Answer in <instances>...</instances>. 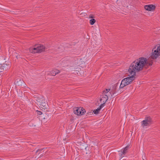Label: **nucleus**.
Returning <instances> with one entry per match:
<instances>
[{"label":"nucleus","mask_w":160,"mask_h":160,"mask_svg":"<svg viewBox=\"0 0 160 160\" xmlns=\"http://www.w3.org/2000/svg\"><path fill=\"white\" fill-rule=\"evenodd\" d=\"M2 67L4 68V69L6 70L10 67V65L9 64L4 63L1 64Z\"/></svg>","instance_id":"10"},{"label":"nucleus","mask_w":160,"mask_h":160,"mask_svg":"<svg viewBox=\"0 0 160 160\" xmlns=\"http://www.w3.org/2000/svg\"><path fill=\"white\" fill-rule=\"evenodd\" d=\"M41 104H40V105L44 107H45V108H46V106L47 105V103L46 102H45V101H44V102H41Z\"/></svg>","instance_id":"17"},{"label":"nucleus","mask_w":160,"mask_h":160,"mask_svg":"<svg viewBox=\"0 0 160 160\" xmlns=\"http://www.w3.org/2000/svg\"><path fill=\"white\" fill-rule=\"evenodd\" d=\"M160 55V45L158 44L152 50L151 58L147 59L144 57H141L136 59L131 63L128 72L131 75L133 74L136 75V72L146 69L149 66H151L152 64V59H156Z\"/></svg>","instance_id":"1"},{"label":"nucleus","mask_w":160,"mask_h":160,"mask_svg":"<svg viewBox=\"0 0 160 160\" xmlns=\"http://www.w3.org/2000/svg\"><path fill=\"white\" fill-rule=\"evenodd\" d=\"M37 101L38 102V104L39 105L41 104V102H43L44 101L43 100V98L42 97L40 98H38V99L37 100Z\"/></svg>","instance_id":"13"},{"label":"nucleus","mask_w":160,"mask_h":160,"mask_svg":"<svg viewBox=\"0 0 160 160\" xmlns=\"http://www.w3.org/2000/svg\"><path fill=\"white\" fill-rule=\"evenodd\" d=\"M81 109V115L84 114L86 112V111L83 108H82Z\"/></svg>","instance_id":"18"},{"label":"nucleus","mask_w":160,"mask_h":160,"mask_svg":"<svg viewBox=\"0 0 160 160\" xmlns=\"http://www.w3.org/2000/svg\"><path fill=\"white\" fill-rule=\"evenodd\" d=\"M124 154H122V153H121L120 155V157L122 158L123 156V155H124Z\"/></svg>","instance_id":"26"},{"label":"nucleus","mask_w":160,"mask_h":160,"mask_svg":"<svg viewBox=\"0 0 160 160\" xmlns=\"http://www.w3.org/2000/svg\"><path fill=\"white\" fill-rule=\"evenodd\" d=\"M129 146H126L124 149L123 151L122 152V154H125L127 152V151L128 150Z\"/></svg>","instance_id":"14"},{"label":"nucleus","mask_w":160,"mask_h":160,"mask_svg":"<svg viewBox=\"0 0 160 160\" xmlns=\"http://www.w3.org/2000/svg\"><path fill=\"white\" fill-rule=\"evenodd\" d=\"M37 46L38 48V50L39 52H41L45 50V48L44 46L40 44L38 45Z\"/></svg>","instance_id":"7"},{"label":"nucleus","mask_w":160,"mask_h":160,"mask_svg":"<svg viewBox=\"0 0 160 160\" xmlns=\"http://www.w3.org/2000/svg\"><path fill=\"white\" fill-rule=\"evenodd\" d=\"M93 112H92V111H90V112H88L87 113V116H88V115L89 116V115H91L92 114H93Z\"/></svg>","instance_id":"21"},{"label":"nucleus","mask_w":160,"mask_h":160,"mask_svg":"<svg viewBox=\"0 0 160 160\" xmlns=\"http://www.w3.org/2000/svg\"><path fill=\"white\" fill-rule=\"evenodd\" d=\"M81 109L79 108L76 107L74 108V113L78 115H81Z\"/></svg>","instance_id":"6"},{"label":"nucleus","mask_w":160,"mask_h":160,"mask_svg":"<svg viewBox=\"0 0 160 160\" xmlns=\"http://www.w3.org/2000/svg\"><path fill=\"white\" fill-rule=\"evenodd\" d=\"M102 102L103 103L101 104L100 105V106L99 107H98L99 108L101 109L104 106V104L105 103H104V102Z\"/></svg>","instance_id":"19"},{"label":"nucleus","mask_w":160,"mask_h":160,"mask_svg":"<svg viewBox=\"0 0 160 160\" xmlns=\"http://www.w3.org/2000/svg\"><path fill=\"white\" fill-rule=\"evenodd\" d=\"M44 149L43 148V149H38L37 151H36V152H39V151H42L43 149Z\"/></svg>","instance_id":"23"},{"label":"nucleus","mask_w":160,"mask_h":160,"mask_svg":"<svg viewBox=\"0 0 160 160\" xmlns=\"http://www.w3.org/2000/svg\"><path fill=\"white\" fill-rule=\"evenodd\" d=\"M93 16L92 15H91L89 16V18H93Z\"/></svg>","instance_id":"25"},{"label":"nucleus","mask_w":160,"mask_h":160,"mask_svg":"<svg viewBox=\"0 0 160 160\" xmlns=\"http://www.w3.org/2000/svg\"><path fill=\"white\" fill-rule=\"evenodd\" d=\"M132 76L123 79L121 82L120 86V88H121L124 87L125 86L131 84L132 81L134 80L136 75L132 74Z\"/></svg>","instance_id":"2"},{"label":"nucleus","mask_w":160,"mask_h":160,"mask_svg":"<svg viewBox=\"0 0 160 160\" xmlns=\"http://www.w3.org/2000/svg\"><path fill=\"white\" fill-rule=\"evenodd\" d=\"M145 120H146L147 122L151 124L152 122V118L150 117H146Z\"/></svg>","instance_id":"12"},{"label":"nucleus","mask_w":160,"mask_h":160,"mask_svg":"<svg viewBox=\"0 0 160 160\" xmlns=\"http://www.w3.org/2000/svg\"><path fill=\"white\" fill-rule=\"evenodd\" d=\"M4 70V68H2L1 64H0V72H3Z\"/></svg>","instance_id":"20"},{"label":"nucleus","mask_w":160,"mask_h":160,"mask_svg":"<svg viewBox=\"0 0 160 160\" xmlns=\"http://www.w3.org/2000/svg\"><path fill=\"white\" fill-rule=\"evenodd\" d=\"M106 92H108L109 91H110V89H106Z\"/></svg>","instance_id":"24"},{"label":"nucleus","mask_w":160,"mask_h":160,"mask_svg":"<svg viewBox=\"0 0 160 160\" xmlns=\"http://www.w3.org/2000/svg\"><path fill=\"white\" fill-rule=\"evenodd\" d=\"M100 110H101V109H100L99 108V107H98L97 109L94 110H93V112L95 114H98V113L99 112V111H100Z\"/></svg>","instance_id":"15"},{"label":"nucleus","mask_w":160,"mask_h":160,"mask_svg":"<svg viewBox=\"0 0 160 160\" xmlns=\"http://www.w3.org/2000/svg\"><path fill=\"white\" fill-rule=\"evenodd\" d=\"M143 156H142V158L143 160H145V159H146V158H145V156L144 155V157L143 158Z\"/></svg>","instance_id":"27"},{"label":"nucleus","mask_w":160,"mask_h":160,"mask_svg":"<svg viewBox=\"0 0 160 160\" xmlns=\"http://www.w3.org/2000/svg\"><path fill=\"white\" fill-rule=\"evenodd\" d=\"M60 71L57 69L52 70L50 72V74L51 75L55 76L56 74L59 73L60 72Z\"/></svg>","instance_id":"9"},{"label":"nucleus","mask_w":160,"mask_h":160,"mask_svg":"<svg viewBox=\"0 0 160 160\" xmlns=\"http://www.w3.org/2000/svg\"><path fill=\"white\" fill-rule=\"evenodd\" d=\"M117 84H115L112 86V88L110 89V91L109 92L110 94L111 95L112 97L114 95L116 92V90L117 89Z\"/></svg>","instance_id":"4"},{"label":"nucleus","mask_w":160,"mask_h":160,"mask_svg":"<svg viewBox=\"0 0 160 160\" xmlns=\"http://www.w3.org/2000/svg\"><path fill=\"white\" fill-rule=\"evenodd\" d=\"M96 22V20L94 19H92L90 20V23L92 25H93Z\"/></svg>","instance_id":"16"},{"label":"nucleus","mask_w":160,"mask_h":160,"mask_svg":"<svg viewBox=\"0 0 160 160\" xmlns=\"http://www.w3.org/2000/svg\"><path fill=\"white\" fill-rule=\"evenodd\" d=\"M141 124L142 126L144 127V126H147L148 125H150L151 124L150 123L147 122L146 120L145 119L141 122Z\"/></svg>","instance_id":"11"},{"label":"nucleus","mask_w":160,"mask_h":160,"mask_svg":"<svg viewBox=\"0 0 160 160\" xmlns=\"http://www.w3.org/2000/svg\"><path fill=\"white\" fill-rule=\"evenodd\" d=\"M108 99V97L107 95L106 94H102L101 96L100 101L101 102H104L105 103Z\"/></svg>","instance_id":"5"},{"label":"nucleus","mask_w":160,"mask_h":160,"mask_svg":"<svg viewBox=\"0 0 160 160\" xmlns=\"http://www.w3.org/2000/svg\"><path fill=\"white\" fill-rule=\"evenodd\" d=\"M155 6L154 5H146L144 6L145 9L148 11H151L154 10L155 8Z\"/></svg>","instance_id":"3"},{"label":"nucleus","mask_w":160,"mask_h":160,"mask_svg":"<svg viewBox=\"0 0 160 160\" xmlns=\"http://www.w3.org/2000/svg\"><path fill=\"white\" fill-rule=\"evenodd\" d=\"M37 114L38 115H41L42 113V112L41 111H37Z\"/></svg>","instance_id":"22"},{"label":"nucleus","mask_w":160,"mask_h":160,"mask_svg":"<svg viewBox=\"0 0 160 160\" xmlns=\"http://www.w3.org/2000/svg\"><path fill=\"white\" fill-rule=\"evenodd\" d=\"M107 92H106V90L104 91H103V93H106Z\"/></svg>","instance_id":"28"},{"label":"nucleus","mask_w":160,"mask_h":160,"mask_svg":"<svg viewBox=\"0 0 160 160\" xmlns=\"http://www.w3.org/2000/svg\"><path fill=\"white\" fill-rule=\"evenodd\" d=\"M35 47H36L34 48H30L29 51L31 52L32 53L39 52V51L38 50V48H37V45H36Z\"/></svg>","instance_id":"8"}]
</instances>
